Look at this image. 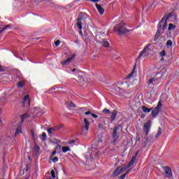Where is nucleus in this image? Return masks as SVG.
I'll return each mask as SVG.
<instances>
[{
  "label": "nucleus",
  "mask_w": 179,
  "mask_h": 179,
  "mask_svg": "<svg viewBox=\"0 0 179 179\" xmlns=\"http://www.w3.org/2000/svg\"><path fill=\"white\" fill-rule=\"evenodd\" d=\"M162 106H163V103H162V101H159L157 107H155L151 113V115L154 118H156L157 115H159V113H160V110H162Z\"/></svg>",
  "instance_id": "5"
},
{
  "label": "nucleus",
  "mask_w": 179,
  "mask_h": 179,
  "mask_svg": "<svg viewBox=\"0 0 179 179\" xmlns=\"http://www.w3.org/2000/svg\"><path fill=\"white\" fill-rule=\"evenodd\" d=\"M62 150L63 153H66L67 152H69V150H71L69 147H62Z\"/></svg>",
  "instance_id": "26"
},
{
  "label": "nucleus",
  "mask_w": 179,
  "mask_h": 179,
  "mask_svg": "<svg viewBox=\"0 0 179 179\" xmlns=\"http://www.w3.org/2000/svg\"><path fill=\"white\" fill-rule=\"evenodd\" d=\"M28 158H29V160H31V158H30V157H29Z\"/></svg>",
  "instance_id": "57"
},
{
  "label": "nucleus",
  "mask_w": 179,
  "mask_h": 179,
  "mask_svg": "<svg viewBox=\"0 0 179 179\" xmlns=\"http://www.w3.org/2000/svg\"><path fill=\"white\" fill-rule=\"evenodd\" d=\"M76 71V69H73L72 72H75Z\"/></svg>",
  "instance_id": "54"
},
{
  "label": "nucleus",
  "mask_w": 179,
  "mask_h": 179,
  "mask_svg": "<svg viewBox=\"0 0 179 179\" xmlns=\"http://www.w3.org/2000/svg\"><path fill=\"white\" fill-rule=\"evenodd\" d=\"M117 114H118L117 110H113L110 116L111 122H113V121H115V118H117Z\"/></svg>",
  "instance_id": "15"
},
{
  "label": "nucleus",
  "mask_w": 179,
  "mask_h": 179,
  "mask_svg": "<svg viewBox=\"0 0 179 179\" xmlns=\"http://www.w3.org/2000/svg\"><path fill=\"white\" fill-rule=\"evenodd\" d=\"M5 71V69H3V66L0 64V72H3Z\"/></svg>",
  "instance_id": "45"
},
{
  "label": "nucleus",
  "mask_w": 179,
  "mask_h": 179,
  "mask_svg": "<svg viewBox=\"0 0 179 179\" xmlns=\"http://www.w3.org/2000/svg\"><path fill=\"white\" fill-rule=\"evenodd\" d=\"M29 115L28 113H24L21 115V122H24V120L29 118Z\"/></svg>",
  "instance_id": "20"
},
{
  "label": "nucleus",
  "mask_w": 179,
  "mask_h": 179,
  "mask_svg": "<svg viewBox=\"0 0 179 179\" xmlns=\"http://www.w3.org/2000/svg\"><path fill=\"white\" fill-rule=\"evenodd\" d=\"M83 38L85 41L86 44H88L89 40H90V36L87 33L84 32V34L83 35Z\"/></svg>",
  "instance_id": "16"
},
{
  "label": "nucleus",
  "mask_w": 179,
  "mask_h": 179,
  "mask_svg": "<svg viewBox=\"0 0 179 179\" xmlns=\"http://www.w3.org/2000/svg\"><path fill=\"white\" fill-rule=\"evenodd\" d=\"M130 1H132V0H130Z\"/></svg>",
  "instance_id": "60"
},
{
  "label": "nucleus",
  "mask_w": 179,
  "mask_h": 179,
  "mask_svg": "<svg viewBox=\"0 0 179 179\" xmlns=\"http://www.w3.org/2000/svg\"><path fill=\"white\" fill-rule=\"evenodd\" d=\"M161 61H164V58L162 57Z\"/></svg>",
  "instance_id": "55"
},
{
  "label": "nucleus",
  "mask_w": 179,
  "mask_h": 179,
  "mask_svg": "<svg viewBox=\"0 0 179 179\" xmlns=\"http://www.w3.org/2000/svg\"><path fill=\"white\" fill-rule=\"evenodd\" d=\"M127 171V168H124L121 166H119L110 176L111 178H115V177H118L120 174H122V173Z\"/></svg>",
  "instance_id": "4"
},
{
  "label": "nucleus",
  "mask_w": 179,
  "mask_h": 179,
  "mask_svg": "<svg viewBox=\"0 0 179 179\" xmlns=\"http://www.w3.org/2000/svg\"><path fill=\"white\" fill-rule=\"evenodd\" d=\"M164 22V17L161 20V21L158 24L157 27V31L155 34L154 41H157L159 40V38L160 37V32L162 31V23Z\"/></svg>",
  "instance_id": "6"
},
{
  "label": "nucleus",
  "mask_w": 179,
  "mask_h": 179,
  "mask_svg": "<svg viewBox=\"0 0 179 179\" xmlns=\"http://www.w3.org/2000/svg\"><path fill=\"white\" fill-rule=\"evenodd\" d=\"M60 44H61V41L57 40L55 41V45H56V47H58V45H59Z\"/></svg>",
  "instance_id": "38"
},
{
  "label": "nucleus",
  "mask_w": 179,
  "mask_h": 179,
  "mask_svg": "<svg viewBox=\"0 0 179 179\" xmlns=\"http://www.w3.org/2000/svg\"><path fill=\"white\" fill-rule=\"evenodd\" d=\"M47 179H52L51 178H47Z\"/></svg>",
  "instance_id": "59"
},
{
  "label": "nucleus",
  "mask_w": 179,
  "mask_h": 179,
  "mask_svg": "<svg viewBox=\"0 0 179 179\" xmlns=\"http://www.w3.org/2000/svg\"><path fill=\"white\" fill-rule=\"evenodd\" d=\"M145 115H141V118H145Z\"/></svg>",
  "instance_id": "53"
},
{
  "label": "nucleus",
  "mask_w": 179,
  "mask_h": 179,
  "mask_svg": "<svg viewBox=\"0 0 179 179\" xmlns=\"http://www.w3.org/2000/svg\"><path fill=\"white\" fill-rule=\"evenodd\" d=\"M157 75H159V77L158 78L153 77L151 79H150L149 80L150 85H155V83H157V82H159V80L164 79V78L167 76V75L164 76V75H162V73H157L156 76H157Z\"/></svg>",
  "instance_id": "7"
},
{
  "label": "nucleus",
  "mask_w": 179,
  "mask_h": 179,
  "mask_svg": "<svg viewBox=\"0 0 179 179\" xmlns=\"http://www.w3.org/2000/svg\"><path fill=\"white\" fill-rule=\"evenodd\" d=\"M170 17H171V14H169L166 17V20L167 19H170Z\"/></svg>",
  "instance_id": "49"
},
{
  "label": "nucleus",
  "mask_w": 179,
  "mask_h": 179,
  "mask_svg": "<svg viewBox=\"0 0 179 179\" xmlns=\"http://www.w3.org/2000/svg\"><path fill=\"white\" fill-rule=\"evenodd\" d=\"M113 30L115 33H117L118 36H122V34L129 33V30L125 27V23H120L115 26Z\"/></svg>",
  "instance_id": "1"
},
{
  "label": "nucleus",
  "mask_w": 179,
  "mask_h": 179,
  "mask_svg": "<svg viewBox=\"0 0 179 179\" xmlns=\"http://www.w3.org/2000/svg\"><path fill=\"white\" fill-rule=\"evenodd\" d=\"M163 22H164V25L162 26V29L166 30V28L167 27V20H166V18L164 17V20Z\"/></svg>",
  "instance_id": "27"
},
{
  "label": "nucleus",
  "mask_w": 179,
  "mask_h": 179,
  "mask_svg": "<svg viewBox=\"0 0 179 179\" xmlns=\"http://www.w3.org/2000/svg\"><path fill=\"white\" fill-rule=\"evenodd\" d=\"M152 109H153V108H149L145 106H142V110H143V113H150Z\"/></svg>",
  "instance_id": "18"
},
{
  "label": "nucleus",
  "mask_w": 179,
  "mask_h": 179,
  "mask_svg": "<svg viewBox=\"0 0 179 179\" xmlns=\"http://www.w3.org/2000/svg\"><path fill=\"white\" fill-rule=\"evenodd\" d=\"M85 115H91L92 117H93V118H99V115L92 113L91 111H87L85 113Z\"/></svg>",
  "instance_id": "19"
},
{
  "label": "nucleus",
  "mask_w": 179,
  "mask_h": 179,
  "mask_svg": "<svg viewBox=\"0 0 179 179\" xmlns=\"http://www.w3.org/2000/svg\"><path fill=\"white\" fill-rule=\"evenodd\" d=\"M134 73H135V69H134L127 76V79H130V78H132L134 76Z\"/></svg>",
  "instance_id": "28"
},
{
  "label": "nucleus",
  "mask_w": 179,
  "mask_h": 179,
  "mask_svg": "<svg viewBox=\"0 0 179 179\" xmlns=\"http://www.w3.org/2000/svg\"><path fill=\"white\" fill-rule=\"evenodd\" d=\"M54 141H55V143H61V141L58 139H55Z\"/></svg>",
  "instance_id": "46"
},
{
  "label": "nucleus",
  "mask_w": 179,
  "mask_h": 179,
  "mask_svg": "<svg viewBox=\"0 0 179 179\" xmlns=\"http://www.w3.org/2000/svg\"><path fill=\"white\" fill-rule=\"evenodd\" d=\"M69 106V107H71L72 108H75V107H76V105H75V103H73V102H70Z\"/></svg>",
  "instance_id": "39"
},
{
  "label": "nucleus",
  "mask_w": 179,
  "mask_h": 179,
  "mask_svg": "<svg viewBox=\"0 0 179 179\" xmlns=\"http://www.w3.org/2000/svg\"><path fill=\"white\" fill-rule=\"evenodd\" d=\"M52 162H53V163H57V162H58V158H57V157H55L52 159Z\"/></svg>",
  "instance_id": "42"
},
{
  "label": "nucleus",
  "mask_w": 179,
  "mask_h": 179,
  "mask_svg": "<svg viewBox=\"0 0 179 179\" xmlns=\"http://www.w3.org/2000/svg\"><path fill=\"white\" fill-rule=\"evenodd\" d=\"M102 44H103V47H106V48L110 47V43H109L108 41H103L102 42Z\"/></svg>",
  "instance_id": "31"
},
{
  "label": "nucleus",
  "mask_w": 179,
  "mask_h": 179,
  "mask_svg": "<svg viewBox=\"0 0 179 179\" xmlns=\"http://www.w3.org/2000/svg\"><path fill=\"white\" fill-rule=\"evenodd\" d=\"M138 155H139V151H137L134 156L131 158L130 162L129 163V164L127 165V167H132V166H134V163H135V161L136 160V157H138Z\"/></svg>",
  "instance_id": "13"
},
{
  "label": "nucleus",
  "mask_w": 179,
  "mask_h": 179,
  "mask_svg": "<svg viewBox=\"0 0 179 179\" xmlns=\"http://www.w3.org/2000/svg\"><path fill=\"white\" fill-rule=\"evenodd\" d=\"M89 17V15L86 14V13L80 12L78 15V17L77 19V27L80 30H82V22H85L86 19Z\"/></svg>",
  "instance_id": "2"
},
{
  "label": "nucleus",
  "mask_w": 179,
  "mask_h": 179,
  "mask_svg": "<svg viewBox=\"0 0 179 179\" xmlns=\"http://www.w3.org/2000/svg\"><path fill=\"white\" fill-rule=\"evenodd\" d=\"M164 170L165 171V174L167 175L169 178H171V177H173V171L171 170V168L169 166H164Z\"/></svg>",
  "instance_id": "12"
},
{
  "label": "nucleus",
  "mask_w": 179,
  "mask_h": 179,
  "mask_svg": "<svg viewBox=\"0 0 179 179\" xmlns=\"http://www.w3.org/2000/svg\"><path fill=\"white\" fill-rule=\"evenodd\" d=\"M136 139H137V141H141V137H140L139 134H137Z\"/></svg>",
  "instance_id": "48"
},
{
  "label": "nucleus",
  "mask_w": 179,
  "mask_h": 179,
  "mask_svg": "<svg viewBox=\"0 0 179 179\" xmlns=\"http://www.w3.org/2000/svg\"><path fill=\"white\" fill-rule=\"evenodd\" d=\"M160 135H162V128L159 127L157 135L155 136V138H159Z\"/></svg>",
  "instance_id": "32"
},
{
  "label": "nucleus",
  "mask_w": 179,
  "mask_h": 179,
  "mask_svg": "<svg viewBox=\"0 0 179 179\" xmlns=\"http://www.w3.org/2000/svg\"><path fill=\"white\" fill-rule=\"evenodd\" d=\"M56 128H57V131H59V129H62V128H64V124H60L59 126H56Z\"/></svg>",
  "instance_id": "37"
},
{
  "label": "nucleus",
  "mask_w": 179,
  "mask_h": 179,
  "mask_svg": "<svg viewBox=\"0 0 179 179\" xmlns=\"http://www.w3.org/2000/svg\"><path fill=\"white\" fill-rule=\"evenodd\" d=\"M74 43H75L76 44H78L79 41H75Z\"/></svg>",
  "instance_id": "51"
},
{
  "label": "nucleus",
  "mask_w": 179,
  "mask_h": 179,
  "mask_svg": "<svg viewBox=\"0 0 179 179\" xmlns=\"http://www.w3.org/2000/svg\"><path fill=\"white\" fill-rule=\"evenodd\" d=\"M22 106L24 107H29L30 106V95L27 94L24 96Z\"/></svg>",
  "instance_id": "11"
},
{
  "label": "nucleus",
  "mask_w": 179,
  "mask_h": 179,
  "mask_svg": "<svg viewBox=\"0 0 179 179\" xmlns=\"http://www.w3.org/2000/svg\"><path fill=\"white\" fill-rule=\"evenodd\" d=\"M55 155H57V151L55 150L51 154V157L50 159H52V157H54V156H55Z\"/></svg>",
  "instance_id": "41"
},
{
  "label": "nucleus",
  "mask_w": 179,
  "mask_h": 179,
  "mask_svg": "<svg viewBox=\"0 0 179 179\" xmlns=\"http://www.w3.org/2000/svg\"><path fill=\"white\" fill-rule=\"evenodd\" d=\"M150 127H152V121L148 120V122L144 124L143 125V131L145 134L146 136L149 135V132H150Z\"/></svg>",
  "instance_id": "8"
},
{
  "label": "nucleus",
  "mask_w": 179,
  "mask_h": 179,
  "mask_svg": "<svg viewBox=\"0 0 179 179\" xmlns=\"http://www.w3.org/2000/svg\"><path fill=\"white\" fill-rule=\"evenodd\" d=\"M176 29V26L171 23L169 24L168 30L171 31Z\"/></svg>",
  "instance_id": "30"
},
{
  "label": "nucleus",
  "mask_w": 179,
  "mask_h": 179,
  "mask_svg": "<svg viewBox=\"0 0 179 179\" xmlns=\"http://www.w3.org/2000/svg\"><path fill=\"white\" fill-rule=\"evenodd\" d=\"M131 170H132V169H129V170L127 171V172L124 174H126V176L127 174H129V173H131Z\"/></svg>",
  "instance_id": "47"
},
{
  "label": "nucleus",
  "mask_w": 179,
  "mask_h": 179,
  "mask_svg": "<svg viewBox=\"0 0 179 179\" xmlns=\"http://www.w3.org/2000/svg\"><path fill=\"white\" fill-rule=\"evenodd\" d=\"M150 47V45H147L139 54L138 59H141V58H145L148 54H149V48Z\"/></svg>",
  "instance_id": "10"
},
{
  "label": "nucleus",
  "mask_w": 179,
  "mask_h": 179,
  "mask_svg": "<svg viewBox=\"0 0 179 179\" xmlns=\"http://www.w3.org/2000/svg\"><path fill=\"white\" fill-rule=\"evenodd\" d=\"M24 85H25L24 81H20L17 83V87H23V86H24Z\"/></svg>",
  "instance_id": "25"
},
{
  "label": "nucleus",
  "mask_w": 179,
  "mask_h": 179,
  "mask_svg": "<svg viewBox=\"0 0 179 179\" xmlns=\"http://www.w3.org/2000/svg\"><path fill=\"white\" fill-rule=\"evenodd\" d=\"M32 138H34V133L31 131Z\"/></svg>",
  "instance_id": "52"
},
{
  "label": "nucleus",
  "mask_w": 179,
  "mask_h": 179,
  "mask_svg": "<svg viewBox=\"0 0 179 179\" xmlns=\"http://www.w3.org/2000/svg\"><path fill=\"white\" fill-rule=\"evenodd\" d=\"M127 177V174L124 173L123 175H122L120 178V179H125V178Z\"/></svg>",
  "instance_id": "44"
},
{
  "label": "nucleus",
  "mask_w": 179,
  "mask_h": 179,
  "mask_svg": "<svg viewBox=\"0 0 179 179\" xmlns=\"http://www.w3.org/2000/svg\"><path fill=\"white\" fill-rule=\"evenodd\" d=\"M61 149H62V145L58 144V145H57V147L55 148V150H56V151H57V150H61Z\"/></svg>",
  "instance_id": "34"
},
{
  "label": "nucleus",
  "mask_w": 179,
  "mask_h": 179,
  "mask_svg": "<svg viewBox=\"0 0 179 179\" xmlns=\"http://www.w3.org/2000/svg\"><path fill=\"white\" fill-rule=\"evenodd\" d=\"M147 142H150V140H149L148 138H147Z\"/></svg>",
  "instance_id": "56"
},
{
  "label": "nucleus",
  "mask_w": 179,
  "mask_h": 179,
  "mask_svg": "<svg viewBox=\"0 0 179 179\" xmlns=\"http://www.w3.org/2000/svg\"><path fill=\"white\" fill-rule=\"evenodd\" d=\"M98 12L100 13V15H104V8H103V7H101V5L96 3L95 5Z\"/></svg>",
  "instance_id": "14"
},
{
  "label": "nucleus",
  "mask_w": 179,
  "mask_h": 179,
  "mask_svg": "<svg viewBox=\"0 0 179 179\" xmlns=\"http://www.w3.org/2000/svg\"><path fill=\"white\" fill-rule=\"evenodd\" d=\"M102 113H103V114H111V111L107 108L103 109Z\"/></svg>",
  "instance_id": "33"
},
{
  "label": "nucleus",
  "mask_w": 179,
  "mask_h": 179,
  "mask_svg": "<svg viewBox=\"0 0 179 179\" xmlns=\"http://www.w3.org/2000/svg\"><path fill=\"white\" fill-rule=\"evenodd\" d=\"M89 127H90V122L87 121V119L85 117L84 118V122L83 124V132L84 134H87V131H89Z\"/></svg>",
  "instance_id": "9"
},
{
  "label": "nucleus",
  "mask_w": 179,
  "mask_h": 179,
  "mask_svg": "<svg viewBox=\"0 0 179 179\" xmlns=\"http://www.w3.org/2000/svg\"><path fill=\"white\" fill-rule=\"evenodd\" d=\"M57 131H58V130L57 129V126H55V127L48 129V134H49L50 135H52V134H53V132H55Z\"/></svg>",
  "instance_id": "17"
},
{
  "label": "nucleus",
  "mask_w": 179,
  "mask_h": 179,
  "mask_svg": "<svg viewBox=\"0 0 179 179\" xmlns=\"http://www.w3.org/2000/svg\"><path fill=\"white\" fill-rule=\"evenodd\" d=\"M73 58H75V55H73L71 57L67 58V59L63 62V64H68V62H71V61H72V59H73Z\"/></svg>",
  "instance_id": "22"
},
{
  "label": "nucleus",
  "mask_w": 179,
  "mask_h": 179,
  "mask_svg": "<svg viewBox=\"0 0 179 179\" xmlns=\"http://www.w3.org/2000/svg\"><path fill=\"white\" fill-rule=\"evenodd\" d=\"M80 34L82 36V37H83V32H82V30L80 31Z\"/></svg>",
  "instance_id": "50"
},
{
  "label": "nucleus",
  "mask_w": 179,
  "mask_h": 179,
  "mask_svg": "<svg viewBox=\"0 0 179 179\" xmlns=\"http://www.w3.org/2000/svg\"><path fill=\"white\" fill-rule=\"evenodd\" d=\"M2 111V109H0V113Z\"/></svg>",
  "instance_id": "58"
},
{
  "label": "nucleus",
  "mask_w": 179,
  "mask_h": 179,
  "mask_svg": "<svg viewBox=\"0 0 179 179\" xmlns=\"http://www.w3.org/2000/svg\"><path fill=\"white\" fill-rule=\"evenodd\" d=\"M50 174L52 176V178H55V171H54V170H52L50 171Z\"/></svg>",
  "instance_id": "40"
},
{
  "label": "nucleus",
  "mask_w": 179,
  "mask_h": 179,
  "mask_svg": "<svg viewBox=\"0 0 179 179\" xmlns=\"http://www.w3.org/2000/svg\"><path fill=\"white\" fill-rule=\"evenodd\" d=\"M121 129V125H118L114 127L113 129V132L112 134V138L113 139V145H115L117 143V141H118V139H120V132H118L120 131V129Z\"/></svg>",
  "instance_id": "3"
},
{
  "label": "nucleus",
  "mask_w": 179,
  "mask_h": 179,
  "mask_svg": "<svg viewBox=\"0 0 179 179\" xmlns=\"http://www.w3.org/2000/svg\"><path fill=\"white\" fill-rule=\"evenodd\" d=\"M34 150L36 155H38V152H40V147L38 145H35L34 147Z\"/></svg>",
  "instance_id": "23"
},
{
  "label": "nucleus",
  "mask_w": 179,
  "mask_h": 179,
  "mask_svg": "<svg viewBox=\"0 0 179 179\" xmlns=\"http://www.w3.org/2000/svg\"><path fill=\"white\" fill-rule=\"evenodd\" d=\"M159 55H160V57H165L166 56V50L159 52Z\"/></svg>",
  "instance_id": "35"
},
{
  "label": "nucleus",
  "mask_w": 179,
  "mask_h": 179,
  "mask_svg": "<svg viewBox=\"0 0 179 179\" xmlns=\"http://www.w3.org/2000/svg\"><path fill=\"white\" fill-rule=\"evenodd\" d=\"M41 141H42V142H45V141H47V134H45V133L42 134Z\"/></svg>",
  "instance_id": "29"
},
{
  "label": "nucleus",
  "mask_w": 179,
  "mask_h": 179,
  "mask_svg": "<svg viewBox=\"0 0 179 179\" xmlns=\"http://www.w3.org/2000/svg\"><path fill=\"white\" fill-rule=\"evenodd\" d=\"M10 28V24H8L6 27H4L2 29H1L0 27V34L2 33V31H5V30H8V29Z\"/></svg>",
  "instance_id": "24"
},
{
  "label": "nucleus",
  "mask_w": 179,
  "mask_h": 179,
  "mask_svg": "<svg viewBox=\"0 0 179 179\" xmlns=\"http://www.w3.org/2000/svg\"><path fill=\"white\" fill-rule=\"evenodd\" d=\"M19 134H22V128L18 127L15 131L14 136L16 138Z\"/></svg>",
  "instance_id": "21"
},
{
  "label": "nucleus",
  "mask_w": 179,
  "mask_h": 179,
  "mask_svg": "<svg viewBox=\"0 0 179 179\" xmlns=\"http://www.w3.org/2000/svg\"><path fill=\"white\" fill-rule=\"evenodd\" d=\"M166 45H169L170 47H171V45H173V41H171V40L167 41Z\"/></svg>",
  "instance_id": "36"
},
{
  "label": "nucleus",
  "mask_w": 179,
  "mask_h": 179,
  "mask_svg": "<svg viewBox=\"0 0 179 179\" xmlns=\"http://www.w3.org/2000/svg\"><path fill=\"white\" fill-rule=\"evenodd\" d=\"M76 142V140H71L68 142L69 145H72V143H75Z\"/></svg>",
  "instance_id": "43"
}]
</instances>
